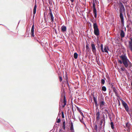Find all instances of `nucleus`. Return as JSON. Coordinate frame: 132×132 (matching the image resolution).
<instances>
[{"label":"nucleus","instance_id":"nucleus-1","mask_svg":"<svg viewBox=\"0 0 132 132\" xmlns=\"http://www.w3.org/2000/svg\"><path fill=\"white\" fill-rule=\"evenodd\" d=\"M120 58L123 61V64L126 68H130L132 66V64L127 58V56L124 55L120 56Z\"/></svg>","mask_w":132,"mask_h":132},{"label":"nucleus","instance_id":"nucleus-2","mask_svg":"<svg viewBox=\"0 0 132 132\" xmlns=\"http://www.w3.org/2000/svg\"><path fill=\"white\" fill-rule=\"evenodd\" d=\"M119 16L122 24H124V18L122 13L125 12V8L122 3L120 2L119 3Z\"/></svg>","mask_w":132,"mask_h":132},{"label":"nucleus","instance_id":"nucleus-3","mask_svg":"<svg viewBox=\"0 0 132 132\" xmlns=\"http://www.w3.org/2000/svg\"><path fill=\"white\" fill-rule=\"evenodd\" d=\"M93 27L94 29V33L95 35L97 36H98L99 35V31L96 23H94Z\"/></svg>","mask_w":132,"mask_h":132},{"label":"nucleus","instance_id":"nucleus-4","mask_svg":"<svg viewBox=\"0 0 132 132\" xmlns=\"http://www.w3.org/2000/svg\"><path fill=\"white\" fill-rule=\"evenodd\" d=\"M121 101L122 102V105L124 107L126 111L128 112V114H130V111L129 110V108L127 104L123 100H121Z\"/></svg>","mask_w":132,"mask_h":132},{"label":"nucleus","instance_id":"nucleus-5","mask_svg":"<svg viewBox=\"0 0 132 132\" xmlns=\"http://www.w3.org/2000/svg\"><path fill=\"white\" fill-rule=\"evenodd\" d=\"M98 101L100 108H102L103 106L105 104L104 99L102 97L98 98Z\"/></svg>","mask_w":132,"mask_h":132},{"label":"nucleus","instance_id":"nucleus-6","mask_svg":"<svg viewBox=\"0 0 132 132\" xmlns=\"http://www.w3.org/2000/svg\"><path fill=\"white\" fill-rule=\"evenodd\" d=\"M96 44L93 42H92L91 46L92 47V50L93 53L95 54H96V50L95 47Z\"/></svg>","mask_w":132,"mask_h":132},{"label":"nucleus","instance_id":"nucleus-7","mask_svg":"<svg viewBox=\"0 0 132 132\" xmlns=\"http://www.w3.org/2000/svg\"><path fill=\"white\" fill-rule=\"evenodd\" d=\"M63 97V103L64 105H62V107L64 108L66 104L67 101L66 99L65 96V93H63V94L61 95V97Z\"/></svg>","mask_w":132,"mask_h":132},{"label":"nucleus","instance_id":"nucleus-8","mask_svg":"<svg viewBox=\"0 0 132 132\" xmlns=\"http://www.w3.org/2000/svg\"><path fill=\"white\" fill-rule=\"evenodd\" d=\"M48 15L49 16L50 19L51 20V21L52 22L54 21V17L53 16L51 10L50 9V12L48 13Z\"/></svg>","mask_w":132,"mask_h":132},{"label":"nucleus","instance_id":"nucleus-9","mask_svg":"<svg viewBox=\"0 0 132 132\" xmlns=\"http://www.w3.org/2000/svg\"><path fill=\"white\" fill-rule=\"evenodd\" d=\"M130 40L128 42V47L132 52V38H130Z\"/></svg>","mask_w":132,"mask_h":132},{"label":"nucleus","instance_id":"nucleus-10","mask_svg":"<svg viewBox=\"0 0 132 132\" xmlns=\"http://www.w3.org/2000/svg\"><path fill=\"white\" fill-rule=\"evenodd\" d=\"M100 112L99 110H98V111L97 112H96V119L97 121L99 120L100 119Z\"/></svg>","mask_w":132,"mask_h":132},{"label":"nucleus","instance_id":"nucleus-11","mask_svg":"<svg viewBox=\"0 0 132 132\" xmlns=\"http://www.w3.org/2000/svg\"><path fill=\"white\" fill-rule=\"evenodd\" d=\"M34 25H33L31 27V34L32 37H34L35 36V35L34 34Z\"/></svg>","mask_w":132,"mask_h":132},{"label":"nucleus","instance_id":"nucleus-12","mask_svg":"<svg viewBox=\"0 0 132 132\" xmlns=\"http://www.w3.org/2000/svg\"><path fill=\"white\" fill-rule=\"evenodd\" d=\"M120 36L122 38L124 37L125 36V33H124L123 31L122 30H121Z\"/></svg>","mask_w":132,"mask_h":132},{"label":"nucleus","instance_id":"nucleus-13","mask_svg":"<svg viewBox=\"0 0 132 132\" xmlns=\"http://www.w3.org/2000/svg\"><path fill=\"white\" fill-rule=\"evenodd\" d=\"M104 113L105 114L106 116V118H107V114H108V115L109 114L108 112V110L107 109H105L104 110Z\"/></svg>","mask_w":132,"mask_h":132},{"label":"nucleus","instance_id":"nucleus-14","mask_svg":"<svg viewBox=\"0 0 132 132\" xmlns=\"http://www.w3.org/2000/svg\"><path fill=\"white\" fill-rule=\"evenodd\" d=\"M106 77L107 78L108 82H109V84H110L111 82V80L110 78V77L108 74L106 75Z\"/></svg>","mask_w":132,"mask_h":132},{"label":"nucleus","instance_id":"nucleus-15","mask_svg":"<svg viewBox=\"0 0 132 132\" xmlns=\"http://www.w3.org/2000/svg\"><path fill=\"white\" fill-rule=\"evenodd\" d=\"M61 30L63 32H64L66 31L67 28L66 26H63L61 27Z\"/></svg>","mask_w":132,"mask_h":132},{"label":"nucleus","instance_id":"nucleus-16","mask_svg":"<svg viewBox=\"0 0 132 132\" xmlns=\"http://www.w3.org/2000/svg\"><path fill=\"white\" fill-rule=\"evenodd\" d=\"M37 8V5L36 4H35L34 8L33 9V13L34 15L36 13V9Z\"/></svg>","mask_w":132,"mask_h":132},{"label":"nucleus","instance_id":"nucleus-17","mask_svg":"<svg viewBox=\"0 0 132 132\" xmlns=\"http://www.w3.org/2000/svg\"><path fill=\"white\" fill-rule=\"evenodd\" d=\"M109 50V49L108 48V47L107 46H105L104 47V52L108 53V50Z\"/></svg>","mask_w":132,"mask_h":132},{"label":"nucleus","instance_id":"nucleus-18","mask_svg":"<svg viewBox=\"0 0 132 132\" xmlns=\"http://www.w3.org/2000/svg\"><path fill=\"white\" fill-rule=\"evenodd\" d=\"M70 129L72 131L73 130V125L72 122H71L70 123Z\"/></svg>","mask_w":132,"mask_h":132},{"label":"nucleus","instance_id":"nucleus-19","mask_svg":"<svg viewBox=\"0 0 132 132\" xmlns=\"http://www.w3.org/2000/svg\"><path fill=\"white\" fill-rule=\"evenodd\" d=\"M73 56L75 59H77V58L78 55L77 53H74Z\"/></svg>","mask_w":132,"mask_h":132},{"label":"nucleus","instance_id":"nucleus-20","mask_svg":"<svg viewBox=\"0 0 132 132\" xmlns=\"http://www.w3.org/2000/svg\"><path fill=\"white\" fill-rule=\"evenodd\" d=\"M97 97L96 96V97L94 95L93 96V99L94 100V102H96L97 101Z\"/></svg>","mask_w":132,"mask_h":132},{"label":"nucleus","instance_id":"nucleus-21","mask_svg":"<svg viewBox=\"0 0 132 132\" xmlns=\"http://www.w3.org/2000/svg\"><path fill=\"white\" fill-rule=\"evenodd\" d=\"M86 48L88 52L90 50V49L88 44L86 45Z\"/></svg>","mask_w":132,"mask_h":132},{"label":"nucleus","instance_id":"nucleus-22","mask_svg":"<svg viewBox=\"0 0 132 132\" xmlns=\"http://www.w3.org/2000/svg\"><path fill=\"white\" fill-rule=\"evenodd\" d=\"M63 129L64 130H65V121H64L63 122Z\"/></svg>","mask_w":132,"mask_h":132},{"label":"nucleus","instance_id":"nucleus-23","mask_svg":"<svg viewBox=\"0 0 132 132\" xmlns=\"http://www.w3.org/2000/svg\"><path fill=\"white\" fill-rule=\"evenodd\" d=\"M111 128L112 129H114V124H113V122H111Z\"/></svg>","mask_w":132,"mask_h":132},{"label":"nucleus","instance_id":"nucleus-24","mask_svg":"<svg viewBox=\"0 0 132 132\" xmlns=\"http://www.w3.org/2000/svg\"><path fill=\"white\" fill-rule=\"evenodd\" d=\"M102 90L104 92H105L106 90V87L104 86H103L102 87Z\"/></svg>","mask_w":132,"mask_h":132},{"label":"nucleus","instance_id":"nucleus-25","mask_svg":"<svg viewBox=\"0 0 132 132\" xmlns=\"http://www.w3.org/2000/svg\"><path fill=\"white\" fill-rule=\"evenodd\" d=\"M101 50L102 52H104V51L103 50V45L102 44H101Z\"/></svg>","mask_w":132,"mask_h":132},{"label":"nucleus","instance_id":"nucleus-26","mask_svg":"<svg viewBox=\"0 0 132 132\" xmlns=\"http://www.w3.org/2000/svg\"><path fill=\"white\" fill-rule=\"evenodd\" d=\"M105 82V80L104 79H102L101 80V84H102L104 85Z\"/></svg>","mask_w":132,"mask_h":132},{"label":"nucleus","instance_id":"nucleus-27","mask_svg":"<svg viewBox=\"0 0 132 132\" xmlns=\"http://www.w3.org/2000/svg\"><path fill=\"white\" fill-rule=\"evenodd\" d=\"M95 106L96 107H97L99 105V103H97V101L94 102Z\"/></svg>","mask_w":132,"mask_h":132},{"label":"nucleus","instance_id":"nucleus-28","mask_svg":"<svg viewBox=\"0 0 132 132\" xmlns=\"http://www.w3.org/2000/svg\"><path fill=\"white\" fill-rule=\"evenodd\" d=\"M112 89L113 91L115 93V94H116L117 93L116 91V90L115 88L114 87H113Z\"/></svg>","mask_w":132,"mask_h":132},{"label":"nucleus","instance_id":"nucleus-29","mask_svg":"<svg viewBox=\"0 0 132 132\" xmlns=\"http://www.w3.org/2000/svg\"><path fill=\"white\" fill-rule=\"evenodd\" d=\"M95 5H96L95 4L94 2V1L93 3V9L96 8L95 7Z\"/></svg>","mask_w":132,"mask_h":132},{"label":"nucleus","instance_id":"nucleus-30","mask_svg":"<svg viewBox=\"0 0 132 132\" xmlns=\"http://www.w3.org/2000/svg\"><path fill=\"white\" fill-rule=\"evenodd\" d=\"M80 121L82 123H84L85 125V123H84L83 121V118H82V119H80Z\"/></svg>","mask_w":132,"mask_h":132},{"label":"nucleus","instance_id":"nucleus-31","mask_svg":"<svg viewBox=\"0 0 132 132\" xmlns=\"http://www.w3.org/2000/svg\"><path fill=\"white\" fill-rule=\"evenodd\" d=\"M93 12L94 13H97L96 10V8H93Z\"/></svg>","mask_w":132,"mask_h":132},{"label":"nucleus","instance_id":"nucleus-32","mask_svg":"<svg viewBox=\"0 0 132 132\" xmlns=\"http://www.w3.org/2000/svg\"><path fill=\"white\" fill-rule=\"evenodd\" d=\"M79 112L80 113V114L83 117H85L83 114L81 112V110L80 111H79Z\"/></svg>","mask_w":132,"mask_h":132},{"label":"nucleus","instance_id":"nucleus-33","mask_svg":"<svg viewBox=\"0 0 132 132\" xmlns=\"http://www.w3.org/2000/svg\"><path fill=\"white\" fill-rule=\"evenodd\" d=\"M118 62L120 63V64H122V63H123V61H121V60H118Z\"/></svg>","mask_w":132,"mask_h":132},{"label":"nucleus","instance_id":"nucleus-34","mask_svg":"<svg viewBox=\"0 0 132 132\" xmlns=\"http://www.w3.org/2000/svg\"><path fill=\"white\" fill-rule=\"evenodd\" d=\"M94 129L96 131L97 130V125H96L94 127Z\"/></svg>","mask_w":132,"mask_h":132},{"label":"nucleus","instance_id":"nucleus-35","mask_svg":"<svg viewBox=\"0 0 132 132\" xmlns=\"http://www.w3.org/2000/svg\"><path fill=\"white\" fill-rule=\"evenodd\" d=\"M62 117L63 118H64V115L63 112H62Z\"/></svg>","mask_w":132,"mask_h":132},{"label":"nucleus","instance_id":"nucleus-36","mask_svg":"<svg viewBox=\"0 0 132 132\" xmlns=\"http://www.w3.org/2000/svg\"><path fill=\"white\" fill-rule=\"evenodd\" d=\"M120 70L122 71H124L125 70V68H121Z\"/></svg>","mask_w":132,"mask_h":132},{"label":"nucleus","instance_id":"nucleus-37","mask_svg":"<svg viewBox=\"0 0 132 132\" xmlns=\"http://www.w3.org/2000/svg\"><path fill=\"white\" fill-rule=\"evenodd\" d=\"M108 116L110 120L111 121V119L112 118V117L111 115L109 114H108Z\"/></svg>","mask_w":132,"mask_h":132},{"label":"nucleus","instance_id":"nucleus-38","mask_svg":"<svg viewBox=\"0 0 132 132\" xmlns=\"http://www.w3.org/2000/svg\"><path fill=\"white\" fill-rule=\"evenodd\" d=\"M59 80L60 81H61L62 80V77L61 76H59Z\"/></svg>","mask_w":132,"mask_h":132},{"label":"nucleus","instance_id":"nucleus-39","mask_svg":"<svg viewBox=\"0 0 132 132\" xmlns=\"http://www.w3.org/2000/svg\"><path fill=\"white\" fill-rule=\"evenodd\" d=\"M60 121H61L60 119H59L57 120L56 122L58 123H59L60 122Z\"/></svg>","mask_w":132,"mask_h":132},{"label":"nucleus","instance_id":"nucleus-40","mask_svg":"<svg viewBox=\"0 0 132 132\" xmlns=\"http://www.w3.org/2000/svg\"><path fill=\"white\" fill-rule=\"evenodd\" d=\"M76 108H77V110L79 111H79H80L81 110L79 109V108L78 107L76 106Z\"/></svg>","mask_w":132,"mask_h":132},{"label":"nucleus","instance_id":"nucleus-41","mask_svg":"<svg viewBox=\"0 0 132 132\" xmlns=\"http://www.w3.org/2000/svg\"><path fill=\"white\" fill-rule=\"evenodd\" d=\"M129 124L128 122H126V126L127 127H129Z\"/></svg>","mask_w":132,"mask_h":132},{"label":"nucleus","instance_id":"nucleus-42","mask_svg":"<svg viewBox=\"0 0 132 132\" xmlns=\"http://www.w3.org/2000/svg\"><path fill=\"white\" fill-rule=\"evenodd\" d=\"M103 122V120H100V123H101V125H102V124Z\"/></svg>","mask_w":132,"mask_h":132},{"label":"nucleus","instance_id":"nucleus-43","mask_svg":"<svg viewBox=\"0 0 132 132\" xmlns=\"http://www.w3.org/2000/svg\"><path fill=\"white\" fill-rule=\"evenodd\" d=\"M118 105H119V106L120 105V101L119 100H118Z\"/></svg>","mask_w":132,"mask_h":132},{"label":"nucleus","instance_id":"nucleus-44","mask_svg":"<svg viewBox=\"0 0 132 132\" xmlns=\"http://www.w3.org/2000/svg\"><path fill=\"white\" fill-rule=\"evenodd\" d=\"M94 16L95 18H96L97 16V13H94Z\"/></svg>","mask_w":132,"mask_h":132},{"label":"nucleus","instance_id":"nucleus-45","mask_svg":"<svg viewBox=\"0 0 132 132\" xmlns=\"http://www.w3.org/2000/svg\"><path fill=\"white\" fill-rule=\"evenodd\" d=\"M44 21L45 22H47V20L46 18H44Z\"/></svg>","mask_w":132,"mask_h":132},{"label":"nucleus","instance_id":"nucleus-46","mask_svg":"<svg viewBox=\"0 0 132 132\" xmlns=\"http://www.w3.org/2000/svg\"><path fill=\"white\" fill-rule=\"evenodd\" d=\"M70 1H71L72 3L74 1V0H70Z\"/></svg>","mask_w":132,"mask_h":132},{"label":"nucleus","instance_id":"nucleus-47","mask_svg":"<svg viewBox=\"0 0 132 132\" xmlns=\"http://www.w3.org/2000/svg\"><path fill=\"white\" fill-rule=\"evenodd\" d=\"M111 88H113V85L112 84L111 86Z\"/></svg>","mask_w":132,"mask_h":132},{"label":"nucleus","instance_id":"nucleus-48","mask_svg":"<svg viewBox=\"0 0 132 132\" xmlns=\"http://www.w3.org/2000/svg\"><path fill=\"white\" fill-rule=\"evenodd\" d=\"M131 85L132 86V81L131 82Z\"/></svg>","mask_w":132,"mask_h":132},{"label":"nucleus","instance_id":"nucleus-49","mask_svg":"<svg viewBox=\"0 0 132 132\" xmlns=\"http://www.w3.org/2000/svg\"><path fill=\"white\" fill-rule=\"evenodd\" d=\"M67 82H68V81H67Z\"/></svg>","mask_w":132,"mask_h":132},{"label":"nucleus","instance_id":"nucleus-50","mask_svg":"<svg viewBox=\"0 0 132 132\" xmlns=\"http://www.w3.org/2000/svg\"><path fill=\"white\" fill-rule=\"evenodd\" d=\"M92 22L93 23V24H94V22H93V21H92Z\"/></svg>","mask_w":132,"mask_h":132}]
</instances>
